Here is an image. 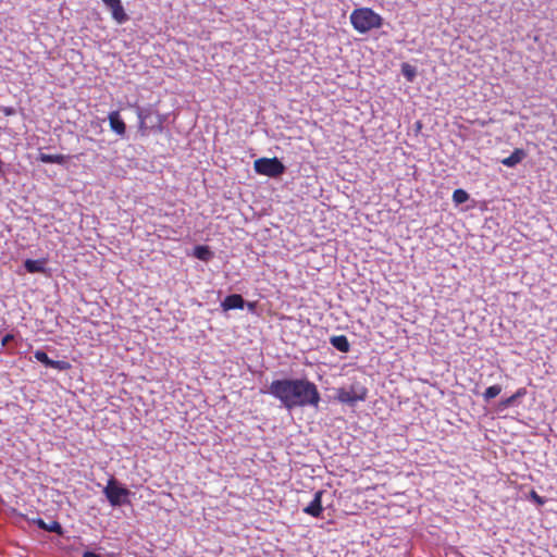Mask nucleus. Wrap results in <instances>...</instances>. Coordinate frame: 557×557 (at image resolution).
Wrapping results in <instances>:
<instances>
[{"mask_svg": "<svg viewBox=\"0 0 557 557\" xmlns=\"http://www.w3.org/2000/svg\"><path fill=\"white\" fill-rule=\"evenodd\" d=\"M0 112H2L7 116H10V115H14L16 113V110L13 107L2 106V107H0Z\"/></svg>", "mask_w": 557, "mask_h": 557, "instance_id": "5701e85b", "label": "nucleus"}, {"mask_svg": "<svg viewBox=\"0 0 557 557\" xmlns=\"http://www.w3.org/2000/svg\"><path fill=\"white\" fill-rule=\"evenodd\" d=\"M106 7L110 10L112 18L119 23L124 24L128 21V15L126 14L121 0H102Z\"/></svg>", "mask_w": 557, "mask_h": 557, "instance_id": "0eeeda50", "label": "nucleus"}, {"mask_svg": "<svg viewBox=\"0 0 557 557\" xmlns=\"http://www.w3.org/2000/svg\"><path fill=\"white\" fill-rule=\"evenodd\" d=\"M102 493L112 507L129 504L131 491L113 476L108 480Z\"/></svg>", "mask_w": 557, "mask_h": 557, "instance_id": "7ed1b4c3", "label": "nucleus"}, {"mask_svg": "<svg viewBox=\"0 0 557 557\" xmlns=\"http://www.w3.org/2000/svg\"><path fill=\"white\" fill-rule=\"evenodd\" d=\"M277 399L282 407L288 411L296 408H318L321 395L317 385L306 377H284L274 380L261 389Z\"/></svg>", "mask_w": 557, "mask_h": 557, "instance_id": "f257e3e1", "label": "nucleus"}, {"mask_svg": "<svg viewBox=\"0 0 557 557\" xmlns=\"http://www.w3.org/2000/svg\"><path fill=\"white\" fill-rule=\"evenodd\" d=\"M248 306L249 309H253L255 305L247 302L242 295L239 294H231L221 301V308L223 311H230L234 309H244L245 306Z\"/></svg>", "mask_w": 557, "mask_h": 557, "instance_id": "423d86ee", "label": "nucleus"}, {"mask_svg": "<svg viewBox=\"0 0 557 557\" xmlns=\"http://www.w3.org/2000/svg\"><path fill=\"white\" fill-rule=\"evenodd\" d=\"M330 344L341 352H348L350 344L345 335H334L330 338Z\"/></svg>", "mask_w": 557, "mask_h": 557, "instance_id": "f8f14e48", "label": "nucleus"}, {"mask_svg": "<svg viewBox=\"0 0 557 557\" xmlns=\"http://www.w3.org/2000/svg\"><path fill=\"white\" fill-rule=\"evenodd\" d=\"M350 23L359 34H367L382 27L383 17L370 8L355 9L349 16Z\"/></svg>", "mask_w": 557, "mask_h": 557, "instance_id": "f03ea898", "label": "nucleus"}, {"mask_svg": "<svg viewBox=\"0 0 557 557\" xmlns=\"http://www.w3.org/2000/svg\"><path fill=\"white\" fill-rule=\"evenodd\" d=\"M556 437H557V434H556Z\"/></svg>", "mask_w": 557, "mask_h": 557, "instance_id": "a878e982", "label": "nucleus"}, {"mask_svg": "<svg viewBox=\"0 0 557 557\" xmlns=\"http://www.w3.org/2000/svg\"><path fill=\"white\" fill-rule=\"evenodd\" d=\"M324 493L323 490L315 492L313 499L304 508V512L314 518L321 517L323 511L322 496Z\"/></svg>", "mask_w": 557, "mask_h": 557, "instance_id": "6e6552de", "label": "nucleus"}, {"mask_svg": "<svg viewBox=\"0 0 557 557\" xmlns=\"http://www.w3.org/2000/svg\"><path fill=\"white\" fill-rule=\"evenodd\" d=\"M502 392V386L498 384L492 385L483 393V399L485 403H490L492 399L497 397Z\"/></svg>", "mask_w": 557, "mask_h": 557, "instance_id": "a211bd4d", "label": "nucleus"}, {"mask_svg": "<svg viewBox=\"0 0 557 557\" xmlns=\"http://www.w3.org/2000/svg\"><path fill=\"white\" fill-rule=\"evenodd\" d=\"M46 263H47V260L46 259H37V260H34V259H26L24 261V269L28 272V273H47V269H46Z\"/></svg>", "mask_w": 557, "mask_h": 557, "instance_id": "9d476101", "label": "nucleus"}, {"mask_svg": "<svg viewBox=\"0 0 557 557\" xmlns=\"http://www.w3.org/2000/svg\"><path fill=\"white\" fill-rule=\"evenodd\" d=\"M193 256L201 261H209L213 258V252L207 245H197L194 248Z\"/></svg>", "mask_w": 557, "mask_h": 557, "instance_id": "4468645a", "label": "nucleus"}, {"mask_svg": "<svg viewBox=\"0 0 557 557\" xmlns=\"http://www.w3.org/2000/svg\"><path fill=\"white\" fill-rule=\"evenodd\" d=\"M137 115H138V119H139V129H145L146 128V125H145V116L143 115V111L141 109L138 108L137 110Z\"/></svg>", "mask_w": 557, "mask_h": 557, "instance_id": "393cba45", "label": "nucleus"}, {"mask_svg": "<svg viewBox=\"0 0 557 557\" xmlns=\"http://www.w3.org/2000/svg\"><path fill=\"white\" fill-rule=\"evenodd\" d=\"M36 524L38 525L39 529L48 531V532H53L59 535H61L63 533L62 525L58 521H52L51 523H46L42 519L39 518V519H37Z\"/></svg>", "mask_w": 557, "mask_h": 557, "instance_id": "2eb2a0df", "label": "nucleus"}, {"mask_svg": "<svg viewBox=\"0 0 557 557\" xmlns=\"http://www.w3.org/2000/svg\"><path fill=\"white\" fill-rule=\"evenodd\" d=\"M110 128L112 132H114L116 135L121 136L122 138L125 137L126 134V124L123 121L121 114L119 111H112L108 115Z\"/></svg>", "mask_w": 557, "mask_h": 557, "instance_id": "1a4fd4ad", "label": "nucleus"}, {"mask_svg": "<svg viewBox=\"0 0 557 557\" xmlns=\"http://www.w3.org/2000/svg\"><path fill=\"white\" fill-rule=\"evenodd\" d=\"M527 391L524 387L519 388L513 395L510 397L503 399L500 401V406L503 408L511 407L519 398L523 397L525 395Z\"/></svg>", "mask_w": 557, "mask_h": 557, "instance_id": "f3484780", "label": "nucleus"}, {"mask_svg": "<svg viewBox=\"0 0 557 557\" xmlns=\"http://www.w3.org/2000/svg\"><path fill=\"white\" fill-rule=\"evenodd\" d=\"M368 388L359 381H354L349 386H343L336 389L338 401L355 406L358 401L366 400Z\"/></svg>", "mask_w": 557, "mask_h": 557, "instance_id": "20e7f679", "label": "nucleus"}, {"mask_svg": "<svg viewBox=\"0 0 557 557\" xmlns=\"http://www.w3.org/2000/svg\"><path fill=\"white\" fill-rule=\"evenodd\" d=\"M530 498L540 506L544 505L546 502L545 498L540 496L535 491L530 492Z\"/></svg>", "mask_w": 557, "mask_h": 557, "instance_id": "4be33fe9", "label": "nucleus"}, {"mask_svg": "<svg viewBox=\"0 0 557 557\" xmlns=\"http://www.w3.org/2000/svg\"><path fill=\"white\" fill-rule=\"evenodd\" d=\"M15 339V335L14 334H5L3 337H2V341H1V344L2 346H8L12 341Z\"/></svg>", "mask_w": 557, "mask_h": 557, "instance_id": "b1692460", "label": "nucleus"}, {"mask_svg": "<svg viewBox=\"0 0 557 557\" xmlns=\"http://www.w3.org/2000/svg\"><path fill=\"white\" fill-rule=\"evenodd\" d=\"M50 368L57 369L60 371H65L71 368V364L67 361H63V360H52V364Z\"/></svg>", "mask_w": 557, "mask_h": 557, "instance_id": "412c9836", "label": "nucleus"}, {"mask_svg": "<svg viewBox=\"0 0 557 557\" xmlns=\"http://www.w3.org/2000/svg\"><path fill=\"white\" fill-rule=\"evenodd\" d=\"M253 170L259 175L277 178L286 172V166L276 157L259 158L253 162Z\"/></svg>", "mask_w": 557, "mask_h": 557, "instance_id": "39448f33", "label": "nucleus"}, {"mask_svg": "<svg viewBox=\"0 0 557 557\" xmlns=\"http://www.w3.org/2000/svg\"><path fill=\"white\" fill-rule=\"evenodd\" d=\"M34 357L37 361L41 362L47 368H50L52 364V359L44 350H36L34 352Z\"/></svg>", "mask_w": 557, "mask_h": 557, "instance_id": "aec40b11", "label": "nucleus"}, {"mask_svg": "<svg viewBox=\"0 0 557 557\" xmlns=\"http://www.w3.org/2000/svg\"><path fill=\"white\" fill-rule=\"evenodd\" d=\"M527 157V152L521 148H516L512 153L502 160V164L507 168H515Z\"/></svg>", "mask_w": 557, "mask_h": 557, "instance_id": "9b49d317", "label": "nucleus"}, {"mask_svg": "<svg viewBox=\"0 0 557 557\" xmlns=\"http://www.w3.org/2000/svg\"><path fill=\"white\" fill-rule=\"evenodd\" d=\"M69 157L64 154H48V153H40L38 157V160L46 164H60L63 165L66 163Z\"/></svg>", "mask_w": 557, "mask_h": 557, "instance_id": "ddd939ff", "label": "nucleus"}, {"mask_svg": "<svg viewBox=\"0 0 557 557\" xmlns=\"http://www.w3.org/2000/svg\"><path fill=\"white\" fill-rule=\"evenodd\" d=\"M469 194L461 188L455 189L453 193V201L456 206L462 205L469 200Z\"/></svg>", "mask_w": 557, "mask_h": 557, "instance_id": "6ab92c4d", "label": "nucleus"}, {"mask_svg": "<svg viewBox=\"0 0 557 557\" xmlns=\"http://www.w3.org/2000/svg\"><path fill=\"white\" fill-rule=\"evenodd\" d=\"M401 74L407 82L413 83L417 77V67L405 62L401 64Z\"/></svg>", "mask_w": 557, "mask_h": 557, "instance_id": "dca6fc26", "label": "nucleus"}]
</instances>
